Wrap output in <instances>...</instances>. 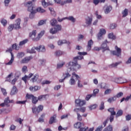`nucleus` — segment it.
<instances>
[{
    "mask_svg": "<svg viewBox=\"0 0 131 131\" xmlns=\"http://www.w3.org/2000/svg\"><path fill=\"white\" fill-rule=\"evenodd\" d=\"M31 59H32V56L26 57L20 61V63L21 64H25L26 63H28V62H29V61H30Z\"/></svg>",
    "mask_w": 131,
    "mask_h": 131,
    "instance_id": "nucleus-17",
    "label": "nucleus"
},
{
    "mask_svg": "<svg viewBox=\"0 0 131 131\" xmlns=\"http://www.w3.org/2000/svg\"><path fill=\"white\" fill-rule=\"evenodd\" d=\"M86 129H88V127L84 126V125L83 126H81L80 127L79 130L80 131H86Z\"/></svg>",
    "mask_w": 131,
    "mask_h": 131,
    "instance_id": "nucleus-57",
    "label": "nucleus"
},
{
    "mask_svg": "<svg viewBox=\"0 0 131 131\" xmlns=\"http://www.w3.org/2000/svg\"><path fill=\"white\" fill-rule=\"evenodd\" d=\"M63 76L64 78L65 79H66V78H68V77H70L71 75H70V74L69 73V72H66V73H64L63 74Z\"/></svg>",
    "mask_w": 131,
    "mask_h": 131,
    "instance_id": "nucleus-41",
    "label": "nucleus"
},
{
    "mask_svg": "<svg viewBox=\"0 0 131 131\" xmlns=\"http://www.w3.org/2000/svg\"><path fill=\"white\" fill-rule=\"evenodd\" d=\"M102 129H103V126L101 125L98 126L96 129L95 130V131H102Z\"/></svg>",
    "mask_w": 131,
    "mask_h": 131,
    "instance_id": "nucleus-64",
    "label": "nucleus"
},
{
    "mask_svg": "<svg viewBox=\"0 0 131 131\" xmlns=\"http://www.w3.org/2000/svg\"><path fill=\"white\" fill-rule=\"evenodd\" d=\"M74 111L75 112L77 113L78 120H79V121H81V120H82V117H81L80 114H78V109L76 108L74 110Z\"/></svg>",
    "mask_w": 131,
    "mask_h": 131,
    "instance_id": "nucleus-30",
    "label": "nucleus"
},
{
    "mask_svg": "<svg viewBox=\"0 0 131 131\" xmlns=\"http://www.w3.org/2000/svg\"><path fill=\"white\" fill-rule=\"evenodd\" d=\"M10 103V97H8L7 98H6L4 100V103H3L0 104V106H2V107H4L5 106H8V104H9Z\"/></svg>",
    "mask_w": 131,
    "mask_h": 131,
    "instance_id": "nucleus-20",
    "label": "nucleus"
},
{
    "mask_svg": "<svg viewBox=\"0 0 131 131\" xmlns=\"http://www.w3.org/2000/svg\"><path fill=\"white\" fill-rule=\"evenodd\" d=\"M14 59H15V57H14V54H12L11 60L6 63V65H12V64H13V62H14Z\"/></svg>",
    "mask_w": 131,
    "mask_h": 131,
    "instance_id": "nucleus-33",
    "label": "nucleus"
},
{
    "mask_svg": "<svg viewBox=\"0 0 131 131\" xmlns=\"http://www.w3.org/2000/svg\"><path fill=\"white\" fill-rule=\"evenodd\" d=\"M43 110V106L40 105L37 107L34 106L32 108V112L34 114H38L39 112L42 111Z\"/></svg>",
    "mask_w": 131,
    "mask_h": 131,
    "instance_id": "nucleus-5",
    "label": "nucleus"
},
{
    "mask_svg": "<svg viewBox=\"0 0 131 131\" xmlns=\"http://www.w3.org/2000/svg\"><path fill=\"white\" fill-rule=\"evenodd\" d=\"M98 107V105L97 104H93L89 106V108L90 110H93L94 109H96Z\"/></svg>",
    "mask_w": 131,
    "mask_h": 131,
    "instance_id": "nucleus-55",
    "label": "nucleus"
},
{
    "mask_svg": "<svg viewBox=\"0 0 131 131\" xmlns=\"http://www.w3.org/2000/svg\"><path fill=\"white\" fill-rule=\"evenodd\" d=\"M108 111L111 113L112 115H116V113L114 111V108H110L108 110Z\"/></svg>",
    "mask_w": 131,
    "mask_h": 131,
    "instance_id": "nucleus-45",
    "label": "nucleus"
},
{
    "mask_svg": "<svg viewBox=\"0 0 131 131\" xmlns=\"http://www.w3.org/2000/svg\"><path fill=\"white\" fill-rule=\"evenodd\" d=\"M83 59V56H78L73 58L74 61L77 62L78 60H82Z\"/></svg>",
    "mask_w": 131,
    "mask_h": 131,
    "instance_id": "nucleus-31",
    "label": "nucleus"
},
{
    "mask_svg": "<svg viewBox=\"0 0 131 131\" xmlns=\"http://www.w3.org/2000/svg\"><path fill=\"white\" fill-rule=\"evenodd\" d=\"M14 25L13 24L10 25L9 26L8 28V30L9 31V32H11L12 30L14 29Z\"/></svg>",
    "mask_w": 131,
    "mask_h": 131,
    "instance_id": "nucleus-50",
    "label": "nucleus"
},
{
    "mask_svg": "<svg viewBox=\"0 0 131 131\" xmlns=\"http://www.w3.org/2000/svg\"><path fill=\"white\" fill-rule=\"evenodd\" d=\"M17 93H18V89H17V87L15 86H13L12 89L11 90L10 95L11 96H14V95H16Z\"/></svg>",
    "mask_w": 131,
    "mask_h": 131,
    "instance_id": "nucleus-21",
    "label": "nucleus"
},
{
    "mask_svg": "<svg viewBox=\"0 0 131 131\" xmlns=\"http://www.w3.org/2000/svg\"><path fill=\"white\" fill-rule=\"evenodd\" d=\"M28 42V39H26L25 40H23V41L19 42V46H24V45H25V43H27Z\"/></svg>",
    "mask_w": 131,
    "mask_h": 131,
    "instance_id": "nucleus-49",
    "label": "nucleus"
},
{
    "mask_svg": "<svg viewBox=\"0 0 131 131\" xmlns=\"http://www.w3.org/2000/svg\"><path fill=\"white\" fill-rule=\"evenodd\" d=\"M125 118H126V120L127 121H129V120H131V115H130V114L127 115L125 116Z\"/></svg>",
    "mask_w": 131,
    "mask_h": 131,
    "instance_id": "nucleus-63",
    "label": "nucleus"
},
{
    "mask_svg": "<svg viewBox=\"0 0 131 131\" xmlns=\"http://www.w3.org/2000/svg\"><path fill=\"white\" fill-rule=\"evenodd\" d=\"M99 93V89H95L93 91V94H92V96L94 97H96L97 94Z\"/></svg>",
    "mask_w": 131,
    "mask_h": 131,
    "instance_id": "nucleus-56",
    "label": "nucleus"
},
{
    "mask_svg": "<svg viewBox=\"0 0 131 131\" xmlns=\"http://www.w3.org/2000/svg\"><path fill=\"white\" fill-rule=\"evenodd\" d=\"M30 80L33 83L37 82V83H40V82H41V79H39V75L38 74H33L32 78Z\"/></svg>",
    "mask_w": 131,
    "mask_h": 131,
    "instance_id": "nucleus-6",
    "label": "nucleus"
},
{
    "mask_svg": "<svg viewBox=\"0 0 131 131\" xmlns=\"http://www.w3.org/2000/svg\"><path fill=\"white\" fill-rule=\"evenodd\" d=\"M80 79V77L78 75L76 74L75 72L72 73V76L71 77L69 80V83L71 85H75L76 83V80Z\"/></svg>",
    "mask_w": 131,
    "mask_h": 131,
    "instance_id": "nucleus-3",
    "label": "nucleus"
},
{
    "mask_svg": "<svg viewBox=\"0 0 131 131\" xmlns=\"http://www.w3.org/2000/svg\"><path fill=\"white\" fill-rule=\"evenodd\" d=\"M115 49L116 51H112V54L117 57H119L121 55V49L118 48L117 46H115Z\"/></svg>",
    "mask_w": 131,
    "mask_h": 131,
    "instance_id": "nucleus-9",
    "label": "nucleus"
},
{
    "mask_svg": "<svg viewBox=\"0 0 131 131\" xmlns=\"http://www.w3.org/2000/svg\"><path fill=\"white\" fill-rule=\"evenodd\" d=\"M93 22V16H88L85 18V23L88 26H90V25H92V23Z\"/></svg>",
    "mask_w": 131,
    "mask_h": 131,
    "instance_id": "nucleus-16",
    "label": "nucleus"
},
{
    "mask_svg": "<svg viewBox=\"0 0 131 131\" xmlns=\"http://www.w3.org/2000/svg\"><path fill=\"white\" fill-rule=\"evenodd\" d=\"M94 42H93V40L91 39L88 41V46H87V51L89 52V51L92 49V46H93Z\"/></svg>",
    "mask_w": 131,
    "mask_h": 131,
    "instance_id": "nucleus-22",
    "label": "nucleus"
},
{
    "mask_svg": "<svg viewBox=\"0 0 131 131\" xmlns=\"http://www.w3.org/2000/svg\"><path fill=\"white\" fill-rule=\"evenodd\" d=\"M64 43H67V41L66 40H59L58 41V46H62V45H64Z\"/></svg>",
    "mask_w": 131,
    "mask_h": 131,
    "instance_id": "nucleus-40",
    "label": "nucleus"
},
{
    "mask_svg": "<svg viewBox=\"0 0 131 131\" xmlns=\"http://www.w3.org/2000/svg\"><path fill=\"white\" fill-rule=\"evenodd\" d=\"M66 68L71 70H74V69H80L81 66L78 64V62L73 60V61H70L66 64Z\"/></svg>",
    "mask_w": 131,
    "mask_h": 131,
    "instance_id": "nucleus-2",
    "label": "nucleus"
},
{
    "mask_svg": "<svg viewBox=\"0 0 131 131\" xmlns=\"http://www.w3.org/2000/svg\"><path fill=\"white\" fill-rule=\"evenodd\" d=\"M77 85H78V87L80 88V89L83 87L82 83H81V81H80L79 79H78Z\"/></svg>",
    "mask_w": 131,
    "mask_h": 131,
    "instance_id": "nucleus-51",
    "label": "nucleus"
},
{
    "mask_svg": "<svg viewBox=\"0 0 131 131\" xmlns=\"http://www.w3.org/2000/svg\"><path fill=\"white\" fill-rule=\"evenodd\" d=\"M112 130H113V127L111 125H110L103 130V131H112Z\"/></svg>",
    "mask_w": 131,
    "mask_h": 131,
    "instance_id": "nucleus-43",
    "label": "nucleus"
},
{
    "mask_svg": "<svg viewBox=\"0 0 131 131\" xmlns=\"http://www.w3.org/2000/svg\"><path fill=\"white\" fill-rule=\"evenodd\" d=\"M57 118V115L54 114L53 115L50 119L49 123L50 124H53V123L57 122V119H56Z\"/></svg>",
    "mask_w": 131,
    "mask_h": 131,
    "instance_id": "nucleus-18",
    "label": "nucleus"
},
{
    "mask_svg": "<svg viewBox=\"0 0 131 131\" xmlns=\"http://www.w3.org/2000/svg\"><path fill=\"white\" fill-rule=\"evenodd\" d=\"M117 27V25L115 24H112L110 26V29H115Z\"/></svg>",
    "mask_w": 131,
    "mask_h": 131,
    "instance_id": "nucleus-53",
    "label": "nucleus"
},
{
    "mask_svg": "<svg viewBox=\"0 0 131 131\" xmlns=\"http://www.w3.org/2000/svg\"><path fill=\"white\" fill-rule=\"evenodd\" d=\"M75 103L77 106H83V105H85V100H81L78 99L75 100Z\"/></svg>",
    "mask_w": 131,
    "mask_h": 131,
    "instance_id": "nucleus-14",
    "label": "nucleus"
},
{
    "mask_svg": "<svg viewBox=\"0 0 131 131\" xmlns=\"http://www.w3.org/2000/svg\"><path fill=\"white\" fill-rule=\"evenodd\" d=\"M108 38H111V39H116V36L114 35L113 33H110L108 35Z\"/></svg>",
    "mask_w": 131,
    "mask_h": 131,
    "instance_id": "nucleus-36",
    "label": "nucleus"
},
{
    "mask_svg": "<svg viewBox=\"0 0 131 131\" xmlns=\"http://www.w3.org/2000/svg\"><path fill=\"white\" fill-rule=\"evenodd\" d=\"M62 28V26L60 25H57L56 26H54V28H51L49 31V32L51 34H56L58 31H60L61 29Z\"/></svg>",
    "mask_w": 131,
    "mask_h": 131,
    "instance_id": "nucleus-4",
    "label": "nucleus"
},
{
    "mask_svg": "<svg viewBox=\"0 0 131 131\" xmlns=\"http://www.w3.org/2000/svg\"><path fill=\"white\" fill-rule=\"evenodd\" d=\"M21 19L17 18L15 20V23L13 25L14 29L16 30H18V29H21Z\"/></svg>",
    "mask_w": 131,
    "mask_h": 131,
    "instance_id": "nucleus-7",
    "label": "nucleus"
},
{
    "mask_svg": "<svg viewBox=\"0 0 131 131\" xmlns=\"http://www.w3.org/2000/svg\"><path fill=\"white\" fill-rule=\"evenodd\" d=\"M38 101V98H36L35 96L33 97V98L32 99V102L33 104H36V103H37Z\"/></svg>",
    "mask_w": 131,
    "mask_h": 131,
    "instance_id": "nucleus-48",
    "label": "nucleus"
},
{
    "mask_svg": "<svg viewBox=\"0 0 131 131\" xmlns=\"http://www.w3.org/2000/svg\"><path fill=\"white\" fill-rule=\"evenodd\" d=\"M105 34H106V30L104 29H100L97 35V39L101 40V39L103 38V35H105Z\"/></svg>",
    "mask_w": 131,
    "mask_h": 131,
    "instance_id": "nucleus-8",
    "label": "nucleus"
},
{
    "mask_svg": "<svg viewBox=\"0 0 131 131\" xmlns=\"http://www.w3.org/2000/svg\"><path fill=\"white\" fill-rule=\"evenodd\" d=\"M45 34V31H41L40 33L38 34V36L36 38V40H39L43 35Z\"/></svg>",
    "mask_w": 131,
    "mask_h": 131,
    "instance_id": "nucleus-27",
    "label": "nucleus"
},
{
    "mask_svg": "<svg viewBox=\"0 0 131 131\" xmlns=\"http://www.w3.org/2000/svg\"><path fill=\"white\" fill-rule=\"evenodd\" d=\"M123 113V112H122V111L121 110H119L116 114V117H118V116H121V115H122V114Z\"/></svg>",
    "mask_w": 131,
    "mask_h": 131,
    "instance_id": "nucleus-60",
    "label": "nucleus"
},
{
    "mask_svg": "<svg viewBox=\"0 0 131 131\" xmlns=\"http://www.w3.org/2000/svg\"><path fill=\"white\" fill-rule=\"evenodd\" d=\"M49 11H50L51 14L52 16H54V17L56 16V12H55V10H54V8H49Z\"/></svg>",
    "mask_w": 131,
    "mask_h": 131,
    "instance_id": "nucleus-44",
    "label": "nucleus"
},
{
    "mask_svg": "<svg viewBox=\"0 0 131 131\" xmlns=\"http://www.w3.org/2000/svg\"><path fill=\"white\" fill-rule=\"evenodd\" d=\"M46 116V114H42L38 119L39 122H43V118Z\"/></svg>",
    "mask_w": 131,
    "mask_h": 131,
    "instance_id": "nucleus-46",
    "label": "nucleus"
},
{
    "mask_svg": "<svg viewBox=\"0 0 131 131\" xmlns=\"http://www.w3.org/2000/svg\"><path fill=\"white\" fill-rule=\"evenodd\" d=\"M50 25H51V26H57L58 21H57V19H56V18H52L50 21Z\"/></svg>",
    "mask_w": 131,
    "mask_h": 131,
    "instance_id": "nucleus-23",
    "label": "nucleus"
},
{
    "mask_svg": "<svg viewBox=\"0 0 131 131\" xmlns=\"http://www.w3.org/2000/svg\"><path fill=\"white\" fill-rule=\"evenodd\" d=\"M72 3V0H65L62 1L61 3V6H64V5H66L67 4H71Z\"/></svg>",
    "mask_w": 131,
    "mask_h": 131,
    "instance_id": "nucleus-38",
    "label": "nucleus"
},
{
    "mask_svg": "<svg viewBox=\"0 0 131 131\" xmlns=\"http://www.w3.org/2000/svg\"><path fill=\"white\" fill-rule=\"evenodd\" d=\"M107 43H108V41L105 40L103 41L100 47L101 50H102V52H105V51H109V47L107 46Z\"/></svg>",
    "mask_w": 131,
    "mask_h": 131,
    "instance_id": "nucleus-10",
    "label": "nucleus"
},
{
    "mask_svg": "<svg viewBox=\"0 0 131 131\" xmlns=\"http://www.w3.org/2000/svg\"><path fill=\"white\" fill-rule=\"evenodd\" d=\"M26 7L28 8V11L30 12V18L33 19L34 17V14H35L37 12L38 13H45L46 10L41 8V7H38L36 9H35V6L32 4L31 1H29L25 4Z\"/></svg>",
    "mask_w": 131,
    "mask_h": 131,
    "instance_id": "nucleus-1",
    "label": "nucleus"
},
{
    "mask_svg": "<svg viewBox=\"0 0 131 131\" xmlns=\"http://www.w3.org/2000/svg\"><path fill=\"white\" fill-rule=\"evenodd\" d=\"M35 35H36V31H33L32 32L30 33L29 34V37H31L34 41H37V40L36 39V37H35Z\"/></svg>",
    "mask_w": 131,
    "mask_h": 131,
    "instance_id": "nucleus-15",
    "label": "nucleus"
},
{
    "mask_svg": "<svg viewBox=\"0 0 131 131\" xmlns=\"http://www.w3.org/2000/svg\"><path fill=\"white\" fill-rule=\"evenodd\" d=\"M112 11V7L111 6H106L104 7L105 14H109Z\"/></svg>",
    "mask_w": 131,
    "mask_h": 131,
    "instance_id": "nucleus-19",
    "label": "nucleus"
},
{
    "mask_svg": "<svg viewBox=\"0 0 131 131\" xmlns=\"http://www.w3.org/2000/svg\"><path fill=\"white\" fill-rule=\"evenodd\" d=\"M17 128V126H15L14 124L11 125L10 127V130H15L16 128Z\"/></svg>",
    "mask_w": 131,
    "mask_h": 131,
    "instance_id": "nucleus-59",
    "label": "nucleus"
},
{
    "mask_svg": "<svg viewBox=\"0 0 131 131\" xmlns=\"http://www.w3.org/2000/svg\"><path fill=\"white\" fill-rule=\"evenodd\" d=\"M1 23L3 25V26H7V24H8V21L5 18H2L1 20Z\"/></svg>",
    "mask_w": 131,
    "mask_h": 131,
    "instance_id": "nucleus-32",
    "label": "nucleus"
},
{
    "mask_svg": "<svg viewBox=\"0 0 131 131\" xmlns=\"http://www.w3.org/2000/svg\"><path fill=\"white\" fill-rule=\"evenodd\" d=\"M36 47H33L31 49L28 50L27 51L28 53L29 54H35V53H36Z\"/></svg>",
    "mask_w": 131,
    "mask_h": 131,
    "instance_id": "nucleus-29",
    "label": "nucleus"
},
{
    "mask_svg": "<svg viewBox=\"0 0 131 131\" xmlns=\"http://www.w3.org/2000/svg\"><path fill=\"white\" fill-rule=\"evenodd\" d=\"M64 65H65V61H60L57 63L56 68L57 69H61Z\"/></svg>",
    "mask_w": 131,
    "mask_h": 131,
    "instance_id": "nucleus-24",
    "label": "nucleus"
},
{
    "mask_svg": "<svg viewBox=\"0 0 131 131\" xmlns=\"http://www.w3.org/2000/svg\"><path fill=\"white\" fill-rule=\"evenodd\" d=\"M55 54L56 56H57V57H59L60 56H62V55H63L64 54V52H63L60 50H58L55 52Z\"/></svg>",
    "mask_w": 131,
    "mask_h": 131,
    "instance_id": "nucleus-39",
    "label": "nucleus"
},
{
    "mask_svg": "<svg viewBox=\"0 0 131 131\" xmlns=\"http://www.w3.org/2000/svg\"><path fill=\"white\" fill-rule=\"evenodd\" d=\"M36 51L41 53H45L46 51V46L44 45H40L36 47Z\"/></svg>",
    "mask_w": 131,
    "mask_h": 131,
    "instance_id": "nucleus-12",
    "label": "nucleus"
},
{
    "mask_svg": "<svg viewBox=\"0 0 131 131\" xmlns=\"http://www.w3.org/2000/svg\"><path fill=\"white\" fill-rule=\"evenodd\" d=\"M84 124L81 122H77L76 123L74 126L75 127V128H80V127H81V126H83Z\"/></svg>",
    "mask_w": 131,
    "mask_h": 131,
    "instance_id": "nucleus-26",
    "label": "nucleus"
},
{
    "mask_svg": "<svg viewBox=\"0 0 131 131\" xmlns=\"http://www.w3.org/2000/svg\"><path fill=\"white\" fill-rule=\"evenodd\" d=\"M11 2V0H4V5L6 7H9V5L10 4V2Z\"/></svg>",
    "mask_w": 131,
    "mask_h": 131,
    "instance_id": "nucleus-54",
    "label": "nucleus"
},
{
    "mask_svg": "<svg viewBox=\"0 0 131 131\" xmlns=\"http://www.w3.org/2000/svg\"><path fill=\"white\" fill-rule=\"evenodd\" d=\"M25 55L23 52H19L17 54V58H18V59H22Z\"/></svg>",
    "mask_w": 131,
    "mask_h": 131,
    "instance_id": "nucleus-37",
    "label": "nucleus"
},
{
    "mask_svg": "<svg viewBox=\"0 0 131 131\" xmlns=\"http://www.w3.org/2000/svg\"><path fill=\"white\" fill-rule=\"evenodd\" d=\"M61 86H62L61 85H55L54 87V91H59V90H60V89H61Z\"/></svg>",
    "mask_w": 131,
    "mask_h": 131,
    "instance_id": "nucleus-58",
    "label": "nucleus"
},
{
    "mask_svg": "<svg viewBox=\"0 0 131 131\" xmlns=\"http://www.w3.org/2000/svg\"><path fill=\"white\" fill-rule=\"evenodd\" d=\"M47 22V20H41L38 23V26H41V25H43V24H46Z\"/></svg>",
    "mask_w": 131,
    "mask_h": 131,
    "instance_id": "nucleus-47",
    "label": "nucleus"
},
{
    "mask_svg": "<svg viewBox=\"0 0 131 131\" xmlns=\"http://www.w3.org/2000/svg\"><path fill=\"white\" fill-rule=\"evenodd\" d=\"M115 101H116V96L111 97V98H108L107 100V102H108V103H112Z\"/></svg>",
    "mask_w": 131,
    "mask_h": 131,
    "instance_id": "nucleus-34",
    "label": "nucleus"
},
{
    "mask_svg": "<svg viewBox=\"0 0 131 131\" xmlns=\"http://www.w3.org/2000/svg\"><path fill=\"white\" fill-rule=\"evenodd\" d=\"M41 4L43 8H47V7H48V6H51V5H52V3H50V2H46V0H42Z\"/></svg>",
    "mask_w": 131,
    "mask_h": 131,
    "instance_id": "nucleus-25",
    "label": "nucleus"
},
{
    "mask_svg": "<svg viewBox=\"0 0 131 131\" xmlns=\"http://www.w3.org/2000/svg\"><path fill=\"white\" fill-rule=\"evenodd\" d=\"M38 64H39V65H41V66H45V65L46 64V60L43 59H39L38 60Z\"/></svg>",
    "mask_w": 131,
    "mask_h": 131,
    "instance_id": "nucleus-35",
    "label": "nucleus"
},
{
    "mask_svg": "<svg viewBox=\"0 0 131 131\" xmlns=\"http://www.w3.org/2000/svg\"><path fill=\"white\" fill-rule=\"evenodd\" d=\"M128 14V10L127 9H125L122 12L123 17H126Z\"/></svg>",
    "mask_w": 131,
    "mask_h": 131,
    "instance_id": "nucleus-42",
    "label": "nucleus"
},
{
    "mask_svg": "<svg viewBox=\"0 0 131 131\" xmlns=\"http://www.w3.org/2000/svg\"><path fill=\"white\" fill-rule=\"evenodd\" d=\"M66 18L67 20H69V21H71L72 23H75V22L76 21V19L72 16L67 17Z\"/></svg>",
    "mask_w": 131,
    "mask_h": 131,
    "instance_id": "nucleus-28",
    "label": "nucleus"
},
{
    "mask_svg": "<svg viewBox=\"0 0 131 131\" xmlns=\"http://www.w3.org/2000/svg\"><path fill=\"white\" fill-rule=\"evenodd\" d=\"M122 96H123V93L119 92L115 96L116 97V98H120L121 97H122Z\"/></svg>",
    "mask_w": 131,
    "mask_h": 131,
    "instance_id": "nucleus-62",
    "label": "nucleus"
},
{
    "mask_svg": "<svg viewBox=\"0 0 131 131\" xmlns=\"http://www.w3.org/2000/svg\"><path fill=\"white\" fill-rule=\"evenodd\" d=\"M34 96L32 94H27L26 98V99H32Z\"/></svg>",
    "mask_w": 131,
    "mask_h": 131,
    "instance_id": "nucleus-61",
    "label": "nucleus"
},
{
    "mask_svg": "<svg viewBox=\"0 0 131 131\" xmlns=\"http://www.w3.org/2000/svg\"><path fill=\"white\" fill-rule=\"evenodd\" d=\"M32 76H33V74L30 73L28 76L25 75V76L22 78V80H24L25 83H27V80H29Z\"/></svg>",
    "mask_w": 131,
    "mask_h": 131,
    "instance_id": "nucleus-13",
    "label": "nucleus"
},
{
    "mask_svg": "<svg viewBox=\"0 0 131 131\" xmlns=\"http://www.w3.org/2000/svg\"><path fill=\"white\" fill-rule=\"evenodd\" d=\"M38 100H39V101H42L43 100H46V95H40L38 97Z\"/></svg>",
    "mask_w": 131,
    "mask_h": 131,
    "instance_id": "nucleus-52",
    "label": "nucleus"
},
{
    "mask_svg": "<svg viewBox=\"0 0 131 131\" xmlns=\"http://www.w3.org/2000/svg\"><path fill=\"white\" fill-rule=\"evenodd\" d=\"M115 82L116 83H125V82H127V80L123 78H116L115 79Z\"/></svg>",
    "mask_w": 131,
    "mask_h": 131,
    "instance_id": "nucleus-11",
    "label": "nucleus"
}]
</instances>
